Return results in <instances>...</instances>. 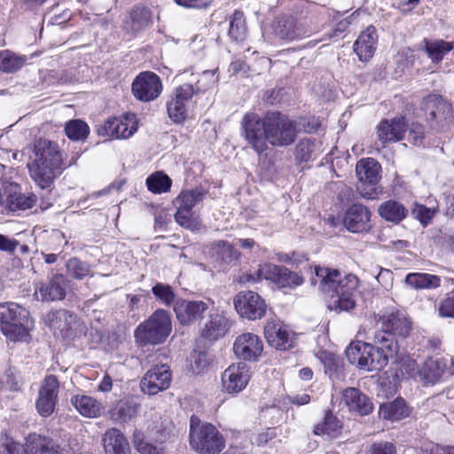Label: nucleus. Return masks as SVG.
<instances>
[{"mask_svg":"<svg viewBox=\"0 0 454 454\" xmlns=\"http://www.w3.org/2000/svg\"><path fill=\"white\" fill-rule=\"evenodd\" d=\"M378 211L381 217L393 223L401 222L408 214L405 207L395 200L385 201L380 206Z\"/></svg>","mask_w":454,"mask_h":454,"instance_id":"a19ab883","label":"nucleus"},{"mask_svg":"<svg viewBox=\"0 0 454 454\" xmlns=\"http://www.w3.org/2000/svg\"><path fill=\"white\" fill-rule=\"evenodd\" d=\"M137 129V121L134 114L122 117L109 118L103 126L105 134L113 138H129Z\"/></svg>","mask_w":454,"mask_h":454,"instance_id":"5701e85b","label":"nucleus"},{"mask_svg":"<svg viewBox=\"0 0 454 454\" xmlns=\"http://www.w3.org/2000/svg\"><path fill=\"white\" fill-rule=\"evenodd\" d=\"M133 443L136 450L141 454H165L162 443L153 444L145 441L143 434L139 431L134 433Z\"/></svg>","mask_w":454,"mask_h":454,"instance_id":"49530a36","label":"nucleus"},{"mask_svg":"<svg viewBox=\"0 0 454 454\" xmlns=\"http://www.w3.org/2000/svg\"><path fill=\"white\" fill-rule=\"evenodd\" d=\"M34 328L29 311L16 302L0 303V330L12 341H25Z\"/></svg>","mask_w":454,"mask_h":454,"instance_id":"39448f33","label":"nucleus"},{"mask_svg":"<svg viewBox=\"0 0 454 454\" xmlns=\"http://www.w3.org/2000/svg\"><path fill=\"white\" fill-rule=\"evenodd\" d=\"M131 90L134 97L142 102L155 100L162 91L160 77L153 72H142L133 81Z\"/></svg>","mask_w":454,"mask_h":454,"instance_id":"f8f14e48","label":"nucleus"},{"mask_svg":"<svg viewBox=\"0 0 454 454\" xmlns=\"http://www.w3.org/2000/svg\"><path fill=\"white\" fill-rule=\"evenodd\" d=\"M68 274L77 279H82L90 272V265L76 257L70 258L67 262Z\"/></svg>","mask_w":454,"mask_h":454,"instance_id":"8fccbe9b","label":"nucleus"},{"mask_svg":"<svg viewBox=\"0 0 454 454\" xmlns=\"http://www.w3.org/2000/svg\"><path fill=\"white\" fill-rule=\"evenodd\" d=\"M425 117L432 129L443 131L453 121L451 105L440 97L429 96L424 101Z\"/></svg>","mask_w":454,"mask_h":454,"instance_id":"6e6552de","label":"nucleus"},{"mask_svg":"<svg viewBox=\"0 0 454 454\" xmlns=\"http://www.w3.org/2000/svg\"><path fill=\"white\" fill-rule=\"evenodd\" d=\"M153 295L166 306H171L175 303V294L169 285L156 283L152 288Z\"/></svg>","mask_w":454,"mask_h":454,"instance_id":"3c124183","label":"nucleus"},{"mask_svg":"<svg viewBox=\"0 0 454 454\" xmlns=\"http://www.w3.org/2000/svg\"><path fill=\"white\" fill-rule=\"evenodd\" d=\"M238 314L247 320H257L263 317L267 311L265 301L255 292L240 291L233 300Z\"/></svg>","mask_w":454,"mask_h":454,"instance_id":"9d476101","label":"nucleus"},{"mask_svg":"<svg viewBox=\"0 0 454 454\" xmlns=\"http://www.w3.org/2000/svg\"><path fill=\"white\" fill-rule=\"evenodd\" d=\"M280 434V429L278 427H269L260 433L255 438V443L258 446L269 445L274 439Z\"/></svg>","mask_w":454,"mask_h":454,"instance_id":"13d9d810","label":"nucleus"},{"mask_svg":"<svg viewBox=\"0 0 454 454\" xmlns=\"http://www.w3.org/2000/svg\"><path fill=\"white\" fill-rule=\"evenodd\" d=\"M343 223L353 233L368 231L371 229V212L365 206L354 203L347 208Z\"/></svg>","mask_w":454,"mask_h":454,"instance_id":"412c9836","label":"nucleus"},{"mask_svg":"<svg viewBox=\"0 0 454 454\" xmlns=\"http://www.w3.org/2000/svg\"><path fill=\"white\" fill-rule=\"evenodd\" d=\"M152 21V11L148 7L137 4L124 14L121 27L125 33L135 35L147 28Z\"/></svg>","mask_w":454,"mask_h":454,"instance_id":"6ab92c4d","label":"nucleus"},{"mask_svg":"<svg viewBox=\"0 0 454 454\" xmlns=\"http://www.w3.org/2000/svg\"><path fill=\"white\" fill-rule=\"evenodd\" d=\"M401 372L403 375H406L407 377L412 378L419 381L420 368L415 360L407 358L402 364Z\"/></svg>","mask_w":454,"mask_h":454,"instance_id":"4d7b16f0","label":"nucleus"},{"mask_svg":"<svg viewBox=\"0 0 454 454\" xmlns=\"http://www.w3.org/2000/svg\"><path fill=\"white\" fill-rule=\"evenodd\" d=\"M368 454H396V449L391 442H379L370 446Z\"/></svg>","mask_w":454,"mask_h":454,"instance_id":"bf43d9fd","label":"nucleus"},{"mask_svg":"<svg viewBox=\"0 0 454 454\" xmlns=\"http://www.w3.org/2000/svg\"><path fill=\"white\" fill-rule=\"evenodd\" d=\"M380 417L387 420H400L409 415L404 399L399 397L392 402L384 403L379 409Z\"/></svg>","mask_w":454,"mask_h":454,"instance_id":"f704fd0d","label":"nucleus"},{"mask_svg":"<svg viewBox=\"0 0 454 454\" xmlns=\"http://www.w3.org/2000/svg\"><path fill=\"white\" fill-rule=\"evenodd\" d=\"M113 380L108 374H105L100 383L98 384V389L101 392L107 393L112 390Z\"/></svg>","mask_w":454,"mask_h":454,"instance_id":"338daca9","label":"nucleus"},{"mask_svg":"<svg viewBox=\"0 0 454 454\" xmlns=\"http://www.w3.org/2000/svg\"><path fill=\"white\" fill-rule=\"evenodd\" d=\"M195 94L194 86L184 83L177 87L171 98L167 102V111L174 122H182L188 114V104Z\"/></svg>","mask_w":454,"mask_h":454,"instance_id":"ddd939ff","label":"nucleus"},{"mask_svg":"<svg viewBox=\"0 0 454 454\" xmlns=\"http://www.w3.org/2000/svg\"><path fill=\"white\" fill-rule=\"evenodd\" d=\"M68 281L62 274L54 275L48 282L42 283L36 287L43 301H61L66 296Z\"/></svg>","mask_w":454,"mask_h":454,"instance_id":"393cba45","label":"nucleus"},{"mask_svg":"<svg viewBox=\"0 0 454 454\" xmlns=\"http://www.w3.org/2000/svg\"><path fill=\"white\" fill-rule=\"evenodd\" d=\"M5 202L10 210H26L32 208L36 202V196L33 193L24 194L20 186L11 183L5 187Z\"/></svg>","mask_w":454,"mask_h":454,"instance_id":"a878e982","label":"nucleus"},{"mask_svg":"<svg viewBox=\"0 0 454 454\" xmlns=\"http://www.w3.org/2000/svg\"><path fill=\"white\" fill-rule=\"evenodd\" d=\"M65 132L69 139L81 141L87 138L90 128L86 122L81 120H72L67 122Z\"/></svg>","mask_w":454,"mask_h":454,"instance_id":"de8ad7c7","label":"nucleus"},{"mask_svg":"<svg viewBox=\"0 0 454 454\" xmlns=\"http://www.w3.org/2000/svg\"><path fill=\"white\" fill-rule=\"evenodd\" d=\"M102 442L106 454H130L128 440L117 428L106 430Z\"/></svg>","mask_w":454,"mask_h":454,"instance_id":"c756f323","label":"nucleus"},{"mask_svg":"<svg viewBox=\"0 0 454 454\" xmlns=\"http://www.w3.org/2000/svg\"><path fill=\"white\" fill-rule=\"evenodd\" d=\"M316 151V144L313 140L301 139L296 145L295 156L301 161L309 160Z\"/></svg>","mask_w":454,"mask_h":454,"instance_id":"603ef678","label":"nucleus"},{"mask_svg":"<svg viewBox=\"0 0 454 454\" xmlns=\"http://www.w3.org/2000/svg\"><path fill=\"white\" fill-rule=\"evenodd\" d=\"M70 403L82 416L87 418L100 416L104 409L99 401L86 395H75L71 397Z\"/></svg>","mask_w":454,"mask_h":454,"instance_id":"2f4dec72","label":"nucleus"},{"mask_svg":"<svg viewBox=\"0 0 454 454\" xmlns=\"http://www.w3.org/2000/svg\"><path fill=\"white\" fill-rule=\"evenodd\" d=\"M171 184V179L162 172H155L146 179L147 188L153 193L167 192L170 190Z\"/></svg>","mask_w":454,"mask_h":454,"instance_id":"a18cd8bd","label":"nucleus"},{"mask_svg":"<svg viewBox=\"0 0 454 454\" xmlns=\"http://www.w3.org/2000/svg\"><path fill=\"white\" fill-rule=\"evenodd\" d=\"M176 222L185 229L192 231L200 230V222L194 213L186 209H176L175 214Z\"/></svg>","mask_w":454,"mask_h":454,"instance_id":"09e8293b","label":"nucleus"},{"mask_svg":"<svg viewBox=\"0 0 454 454\" xmlns=\"http://www.w3.org/2000/svg\"><path fill=\"white\" fill-rule=\"evenodd\" d=\"M264 335L271 347L280 350L293 348L295 340L294 333L280 322H268L264 326Z\"/></svg>","mask_w":454,"mask_h":454,"instance_id":"4be33fe9","label":"nucleus"},{"mask_svg":"<svg viewBox=\"0 0 454 454\" xmlns=\"http://www.w3.org/2000/svg\"><path fill=\"white\" fill-rule=\"evenodd\" d=\"M406 130V123L403 116L381 120L376 128L375 145L378 147H385L387 144L399 142L404 138Z\"/></svg>","mask_w":454,"mask_h":454,"instance_id":"2eb2a0df","label":"nucleus"},{"mask_svg":"<svg viewBox=\"0 0 454 454\" xmlns=\"http://www.w3.org/2000/svg\"><path fill=\"white\" fill-rule=\"evenodd\" d=\"M172 330L171 317L164 309H157L134 331L135 342L138 346L163 343Z\"/></svg>","mask_w":454,"mask_h":454,"instance_id":"423d86ee","label":"nucleus"},{"mask_svg":"<svg viewBox=\"0 0 454 454\" xmlns=\"http://www.w3.org/2000/svg\"><path fill=\"white\" fill-rule=\"evenodd\" d=\"M423 43L428 58L435 63L441 62L444 56L454 49V42L424 39Z\"/></svg>","mask_w":454,"mask_h":454,"instance_id":"58836bf2","label":"nucleus"},{"mask_svg":"<svg viewBox=\"0 0 454 454\" xmlns=\"http://www.w3.org/2000/svg\"><path fill=\"white\" fill-rule=\"evenodd\" d=\"M377 41V30L373 26H369L360 34L354 43V51L361 61L366 62L372 58Z\"/></svg>","mask_w":454,"mask_h":454,"instance_id":"cd10ccee","label":"nucleus"},{"mask_svg":"<svg viewBox=\"0 0 454 454\" xmlns=\"http://www.w3.org/2000/svg\"><path fill=\"white\" fill-rule=\"evenodd\" d=\"M59 383L55 375H48L43 380L36 400V409L43 417H49L54 411L58 399Z\"/></svg>","mask_w":454,"mask_h":454,"instance_id":"a211bd4d","label":"nucleus"},{"mask_svg":"<svg viewBox=\"0 0 454 454\" xmlns=\"http://www.w3.org/2000/svg\"><path fill=\"white\" fill-rule=\"evenodd\" d=\"M424 139V126L419 122H412L408 129V141L414 145H422Z\"/></svg>","mask_w":454,"mask_h":454,"instance_id":"5fc2aeb1","label":"nucleus"},{"mask_svg":"<svg viewBox=\"0 0 454 454\" xmlns=\"http://www.w3.org/2000/svg\"><path fill=\"white\" fill-rule=\"evenodd\" d=\"M240 135L258 154L275 147H286L294 143L298 129L295 121L279 112L267 113L264 117L249 112L240 121Z\"/></svg>","mask_w":454,"mask_h":454,"instance_id":"f257e3e1","label":"nucleus"},{"mask_svg":"<svg viewBox=\"0 0 454 454\" xmlns=\"http://www.w3.org/2000/svg\"><path fill=\"white\" fill-rule=\"evenodd\" d=\"M444 372L442 364L438 360L429 359L420 368L419 381L424 385L435 384Z\"/></svg>","mask_w":454,"mask_h":454,"instance_id":"ea45409f","label":"nucleus"},{"mask_svg":"<svg viewBox=\"0 0 454 454\" xmlns=\"http://www.w3.org/2000/svg\"><path fill=\"white\" fill-rule=\"evenodd\" d=\"M258 279L264 278L274 283L279 288H295L304 282V278L297 272L291 271L285 266L265 263L260 266Z\"/></svg>","mask_w":454,"mask_h":454,"instance_id":"9b49d317","label":"nucleus"},{"mask_svg":"<svg viewBox=\"0 0 454 454\" xmlns=\"http://www.w3.org/2000/svg\"><path fill=\"white\" fill-rule=\"evenodd\" d=\"M315 271L320 280L319 289L331 296V309L341 312L355 307V294L358 286V278L355 275L342 276L338 270L319 266L315 268Z\"/></svg>","mask_w":454,"mask_h":454,"instance_id":"7ed1b4c3","label":"nucleus"},{"mask_svg":"<svg viewBox=\"0 0 454 454\" xmlns=\"http://www.w3.org/2000/svg\"><path fill=\"white\" fill-rule=\"evenodd\" d=\"M438 313L441 317H454V297H446L439 305Z\"/></svg>","mask_w":454,"mask_h":454,"instance_id":"680f3d73","label":"nucleus"},{"mask_svg":"<svg viewBox=\"0 0 454 454\" xmlns=\"http://www.w3.org/2000/svg\"><path fill=\"white\" fill-rule=\"evenodd\" d=\"M360 191V194L362 197L367 200H374L377 198L378 194L381 192V191H379V187L376 185H363L362 187L358 188Z\"/></svg>","mask_w":454,"mask_h":454,"instance_id":"69168bd1","label":"nucleus"},{"mask_svg":"<svg viewBox=\"0 0 454 454\" xmlns=\"http://www.w3.org/2000/svg\"><path fill=\"white\" fill-rule=\"evenodd\" d=\"M405 282L415 289H435L441 286V278L429 273H409Z\"/></svg>","mask_w":454,"mask_h":454,"instance_id":"4c0bfd02","label":"nucleus"},{"mask_svg":"<svg viewBox=\"0 0 454 454\" xmlns=\"http://www.w3.org/2000/svg\"><path fill=\"white\" fill-rule=\"evenodd\" d=\"M190 445L199 454H219L225 447V440L217 428L192 416L190 424Z\"/></svg>","mask_w":454,"mask_h":454,"instance_id":"0eeeda50","label":"nucleus"},{"mask_svg":"<svg viewBox=\"0 0 454 454\" xmlns=\"http://www.w3.org/2000/svg\"><path fill=\"white\" fill-rule=\"evenodd\" d=\"M342 401L350 411H356L361 416L368 415L373 410L371 399L356 387H348L343 390Z\"/></svg>","mask_w":454,"mask_h":454,"instance_id":"bb28decb","label":"nucleus"},{"mask_svg":"<svg viewBox=\"0 0 454 454\" xmlns=\"http://www.w3.org/2000/svg\"><path fill=\"white\" fill-rule=\"evenodd\" d=\"M171 372L167 364L155 365L141 379L140 387L143 393L153 395L170 386Z\"/></svg>","mask_w":454,"mask_h":454,"instance_id":"4468645a","label":"nucleus"},{"mask_svg":"<svg viewBox=\"0 0 454 454\" xmlns=\"http://www.w3.org/2000/svg\"><path fill=\"white\" fill-rule=\"evenodd\" d=\"M233 351L237 357L244 361H257L262 355L263 342L253 333L239 334L234 343Z\"/></svg>","mask_w":454,"mask_h":454,"instance_id":"dca6fc26","label":"nucleus"},{"mask_svg":"<svg viewBox=\"0 0 454 454\" xmlns=\"http://www.w3.org/2000/svg\"><path fill=\"white\" fill-rule=\"evenodd\" d=\"M208 309V303L203 301L177 299L174 303V311L181 325H189L200 320Z\"/></svg>","mask_w":454,"mask_h":454,"instance_id":"aec40b11","label":"nucleus"},{"mask_svg":"<svg viewBox=\"0 0 454 454\" xmlns=\"http://www.w3.org/2000/svg\"><path fill=\"white\" fill-rule=\"evenodd\" d=\"M25 56H18L9 51H0V71L14 73L20 70L26 63Z\"/></svg>","mask_w":454,"mask_h":454,"instance_id":"c03bdc74","label":"nucleus"},{"mask_svg":"<svg viewBox=\"0 0 454 454\" xmlns=\"http://www.w3.org/2000/svg\"><path fill=\"white\" fill-rule=\"evenodd\" d=\"M19 242L14 239H10L5 235L0 234V250L12 253L16 250Z\"/></svg>","mask_w":454,"mask_h":454,"instance_id":"0e129e2a","label":"nucleus"},{"mask_svg":"<svg viewBox=\"0 0 454 454\" xmlns=\"http://www.w3.org/2000/svg\"><path fill=\"white\" fill-rule=\"evenodd\" d=\"M250 379L249 367L244 362L231 364L222 374L223 391L238 394L247 385Z\"/></svg>","mask_w":454,"mask_h":454,"instance_id":"f3484780","label":"nucleus"},{"mask_svg":"<svg viewBox=\"0 0 454 454\" xmlns=\"http://www.w3.org/2000/svg\"><path fill=\"white\" fill-rule=\"evenodd\" d=\"M317 28L307 19L296 20L293 17H281L275 27V35L285 42L301 40L316 33Z\"/></svg>","mask_w":454,"mask_h":454,"instance_id":"1a4fd4ad","label":"nucleus"},{"mask_svg":"<svg viewBox=\"0 0 454 454\" xmlns=\"http://www.w3.org/2000/svg\"><path fill=\"white\" fill-rule=\"evenodd\" d=\"M228 35L232 41L237 43H241L246 39V20L242 12L235 11L231 16Z\"/></svg>","mask_w":454,"mask_h":454,"instance_id":"79ce46f5","label":"nucleus"},{"mask_svg":"<svg viewBox=\"0 0 454 454\" xmlns=\"http://www.w3.org/2000/svg\"><path fill=\"white\" fill-rule=\"evenodd\" d=\"M218 82V78L215 76V71L205 70L201 74V77L196 83L195 93L200 90H207L215 86Z\"/></svg>","mask_w":454,"mask_h":454,"instance_id":"864d4df0","label":"nucleus"},{"mask_svg":"<svg viewBox=\"0 0 454 454\" xmlns=\"http://www.w3.org/2000/svg\"><path fill=\"white\" fill-rule=\"evenodd\" d=\"M204 192L199 189L182 192L174 200L176 209L192 211L194 206L204 199Z\"/></svg>","mask_w":454,"mask_h":454,"instance_id":"37998d69","label":"nucleus"},{"mask_svg":"<svg viewBox=\"0 0 454 454\" xmlns=\"http://www.w3.org/2000/svg\"><path fill=\"white\" fill-rule=\"evenodd\" d=\"M228 319L218 313L210 314L209 320L202 330V336L207 339L216 340L222 337L229 329Z\"/></svg>","mask_w":454,"mask_h":454,"instance_id":"c9c22d12","label":"nucleus"},{"mask_svg":"<svg viewBox=\"0 0 454 454\" xmlns=\"http://www.w3.org/2000/svg\"><path fill=\"white\" fill-rule=\"evenodd\" d=\"M381 166L372 158L362 159L357 161L356 173L363 185H376L380 179Z\"/></svg>","mask_w":454,"mask_h":454,"instance_id":"7c9ffc66","label":"nucleus"},{"mask_svg":"<svg viewBox=\"0 0 454 454\" xmlns=\"http://www.w3.org/2000/svg\"><path fill=\"white\" fill-rule=\"evenodd\" d=\"M140 404L133 399L119 401L110 411V419L115 423H124L137 416Z\"/></svg>","mask_w":454,"mask_h":454,"instance_id":"473e14b6","label":"nucleus"},{"mask_svg":"<svg viewBox=\"0 0 454 454\" xmlns=\"http://www.w3.org/2000/svg\"><path fill=\"white\" fill-rule=\"evenodd\" d=\"M59 449L52 439L37 434H30L24 446L26 454H59Z\"/></svg>","mask_w":454,"mask_h":454,"instance_id":"c85d7f7f","label":"nucleus"},{"mask_svg":"<svg viewBox=\"0 0 454 454\" xmlns=\"http://www.w3.org/2000/svg\"><path fill=\"white\" fill-rule=\"evenodd\" d=\"M374 344L354 342L346 349V356L351 364L367 372L380 371L386 367L389 358L396 356L398 351L392 337L384 332H376Z\"/></svg>","mask_w":454,"mask_h":454,"instance_id":"f03ea898","label":"nucleus"},{"mask_svg":"<svg viewBox=\"0 0 454 454\" xmlns=\"http://www.w3.org/2000/svg\"><path fill=\"white\" fill-rule=\"evenodd\" d=\"M342 425L338 418L331 411H325L322 422L317 424L313 433L317 435H326L329 438H336L340 434Z\"/></svg>","mask_w":454,"mask_h":454,"instance_id":"e433bc0d","label":"nucleus"},{"mask_svg":"<svg viewBox=\"0 0 454 454\" xmlns=\"http://www.w3.org/2000/svg\"><path fill=\"white\" fill-rule=\"evenodd\" d=\"M381 330L388 333L395 343V350L398 351V344L395 336L405 337L411 330V322L404 312L395 311L381 317Z\"/></svg>","mask_w":454,"mask_h":454,"instance_id":"b1692460","label":"nucleus"},{"mask_svg":"<svg viewBox=\"0 0 454 454\" xmlns=\"http://www.w3.org/2000/svg\"><path fill=\"white\" fill-rule=\"evenodd\" d=\"M20 446L12 439L5 438L0 443V454H20Z\"/></svg>","mask_w":454,"mask_h":454,"instance_id":"e2e57ef3","label":"nucleus"},{"mask_svg":"<svg viewBox=\"0 0 454 454\" xmlns=\"http://www.w3.org/2000/svg\"><path fill=\"white\" fill-rule=\"evenodd\" d=\"M412 215L422 224H427L433 218L434 212L425 206L418 205L412 210Z\"/></svg>","mask_w":454,"mask_h":454,"instance_id":"052dcab7","label":"nucleus"},{"mask_svg":"<svg viewBox=\"0 0 454 454\" xmlns=\"http://www.w3.org/2000/svg\"><path fill=\"white\" fill-rule=\"evenodd\" d=\"M214 248L215 249L217 254L225 262H230L236 258L237 253L234 249V246L231 245L227 241H216L214 245Z\"/></svg>","mask_w":454,"mask_h":454,"instance_id":"6e6d98bb","label":"nucleus"},{"mask_svg":"<svg viewBox=\"0 0 454 454\" xmlns=\"http://www.w3.org/2000/svg\"><path fill=\"white\" fill-rule=\"evenodd\" d=\"M76 316L66 309L52 310L46 316V322L50 328L59 330L60 333H67Z\"/></svg>","mask_w":454,"mask_h":454,"instance_id":"72a5a7b5","label":"nucleus"},{"mask_svg":"<svg viewBox=\"0 0 454 454\" xmlns=\"http://www.w3.org/2000/svg\"><path fill=\"white\" fill-rule=\"evenodd\" d=\"M34 153L35 158L28 164L30 176L40 188H48L60 173L62 153L57 143L43 138L35 141Z\"/></svg>","mask_w":454,"mask_h":454,"instance_id":"20e7f679","label":"nucleus"},{"mask_svg":"<svg viewBox=\"0 0 454 454\" xmlns=\"http://www.w3.org/2000/svg\"><path fill=\"white\" fill-rule=\"evenodd\" d=\"M431 454H454V446H442L436 444L432 448Z\"/></svg>","mask_w":454,"mask_h":454,"instance_id":"774afa93","label":"nucleus"}]
</instances>
